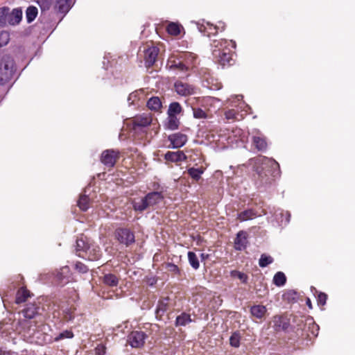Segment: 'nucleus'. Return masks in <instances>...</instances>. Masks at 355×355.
Returning a JSON list of instances; mask_svg holds the SVG:
<instances>
[{
	"label": "nucleus",
	"instance_id": "nucleus-59",
	"mask_svg": "<svg viewBox=\"0 0 355 355\" xmlns=\"http://www.w3.org/2000/svg\"><path fill=\"white\" fill-rule=\"evenodd\" d=\"M261 213H263V214H266V211L263 209H262Z\"/></svg>",
	"mask_w": 355,
	"mask_h": 355
},
{
	"label": "nucleus",
	"instance_id": "nucleus-17",
	"mask_svg": "<svg viewBox=\"0 0 355 355\" xmlns=\"http://www.w3.org/2000/svg\"><path fill=\"white\" fill-rule=\"evenodd\" d=\"M164 159L166 161L177 163L182 161H186L187 157L182 150H178L175 152L167 151L164 155Z\"/></svg>",
	"mask_w": 355,
	"mask_h": 355
},
{
	"label": "nucleus",
	"instance_id": "nucleus-56",
	"mask_svg": "<svg viewBox=\"0 0 355 355\" xmlns=\"http://www.w3.org/2000/svg\"><path fill=\"white\" fill-rule=\"evenodd\" d=\"M306 304L307 305V306L310 309H313V305H312L311 301L309 297H306Z\"/></svg>",
	"mask_w": 355,
	"mask_h": 355
},
{
	"label": "nucleus",
	"instance_id": "nucleus-46",
	"mask_svg": "<svg viewBox=\"0 0 355 355\" xmlns=\"http://www.w3.org/2000/svg\"><path fill=\"white\" fill-rule=\"evenodd\" d=\"M241 336L239 331L232 333L230 338V344L232 347H239L240 346Z\"/></svg>",
	"mask_w": 355,
	"mask_h": 355
},
{
	"label": "nucleus",
	"instance_id": "nucleus-38",
	"mask_svg": "<svg viewBox=\"0 0 355 355\" xmlns=\"http://www.w3.org/2000/svg\"><path fill=\"white\" fill-rule=\"evenodd\" d=\"M187 173L195 181H198L201 178V175L204 173V169L200 168L191 167L188 168Z\"/></svg>",
	"mask_w": 355,
	"mask_h": 355
},
{
	"label": "nucleus",
	"instance_id": "nucleus-43",
	"mask_svg": "<svg viewBox=\"0 0 355 355\" xmlns=\"http://www.w3.org/2000/svg\"><path fill=\"white\" fill-rule=\"evenodd\" d=\"M188 260L191 266L194 269L197 270L200 267V262L195 252L189 251L188 252Z\"/></svg>",
	"mask_w": 355,
	"mask_h": 355
},
{
	"label": "nucleus",
	"instance_id": "nucleus-45",
	"mask_svg": "<svg viewBox=\"0 0 355 355\" xmlns=\"http://www.w3.org/2000/svg\"><path fill=\"white\" fill-rule=\"evenodd\" d=\"M230 275L232 277H236V278L239 279L241 281V282L243 284L248 283V276L243 272H241V271H239L236 270H231Z\"/></svg>",
	"mask_w": 355,
	"mask_h": 355
},
{
	"label": "nucleus",
	"instance_id": "nucleus-18",
	"mask_svg": "<svg viewBox=\"0 0 355 355\" xmlns=\"http://www.w3.org/2000/svg\"><path fill=\"white\" fill-rule=\"evenodd\" d=\"M145 198L150 207L161 202L164 197L162 191H152L148 193Z\"/></svg>",
	"mask_w": 355,
	"mask_h": 355
},
{
	"label": "nucleus",
	"instance_id": "nucleus-8",
	"mask_svg": "<svg viewBox=\"0 0 355 355\" xmlns=\"http://www.w3.org/2000/svg\"><path fill=\"white\" fill-rule=\"evenodd\" d=\"M120 151L116 149H107L101 153L100 161L105 166L113 168L120 158Z\"/></svg>",
	"mask_w": 355,
	"mask_h": 355
},
{
	"label": "nucleus",
	"instance_id": "nucleus-33",
	"mask_svg": "<svg viewBox=\"0 0 355 355\" xmlns=\"http://www.w3.org/2000/svg\"><path fill=\"white\" fill-rule=\"evenodd\" d=\"M284 300L289 303H295L298 300V293L295 290H288L282 295Z\"/></svg>",
	"mask_w": 355,
	"mask_h": 355
},
{
	"label": "nucleus",
	"instance_id": "nucleus-34",
	"mask_svg": "<svg viewBox=\"0 0 355 355\" xmlns=\"http://www.w3.org/2000/svg\"><path fill=\"white\" fill-rule=\"evenodd\" d=\"M181 28H183L182 26L175 22H171L168 24L166 27L167 33L173 36H177L180 34Z\"/></svg>",
	"mask_w": 355,
	"mask_h": 355
},
{
	"label": "nucleus",
	"instance_id": "nucleus-3",
	"mask_svg": "<svg viewBox=\"0 0 355 355\" xmlns=\"http://www.w3.org/2000/svg\"><path fill=\"white\" fill-rule=\"evenodd\" d=\"M19 76L14 57L7 53L0 55V86L6 87L8 92Z\"/></svg>",
	"mask_w": 355,
	"mask_h": 355
},
{
	"label": "nucleus",
	"instance_id": "nucleus-16",
	"mask_svg": "<svg viewBox=\"0 0 355 355\" xmlns=\"http://www.w3.org/2000/svg\"><path fill=\"white\" fill-rule=\"evenodd\" d=\"M169 297H164L159 299L157 302V307L155 309V317L157 320H161L162 317L168 309Z\"/></svg>",
	"mask_w": 355,
	"mask_h": 355
},
{
	"label": "nucleus",
	"instance_id": "nucleus-58",
	"mask_svg": "<svg viewBox=\"0 0 355 355\" xmlns=\"http://www.w3.org/2000/svg\"><path fill=\"white\" fill-rule=\"evenodd\" d=\"M255 205L257 206H259L260 207H262L264 205V202L261 200L259 201V202H255Z\"/></svg>",
	"mask_w": 355,
	"mask_h": 355
},
{
	"label": "nucleus",
	"instance_id": "nucleus-4",
	"mask_svg": "<svg viewBox=\"0 0 355 355\" xmlns=\"http://www.w3.org/2000/svg\"><path fill=\"white\" fill-rule=\"evenodd\" d=\"M232 44L233 49L236 48V42L234 41L227 40H215L213 41L214 49L212 54L215 62L222 66V67H229L233 64V53L231 49L228 47Z\"/></svg>",
	"mask_w": 355,
	"mask_h": 355
},
{
	"label": "nucleus",
	"instance_id": "nucleus-54",
	"mask_svg": "<svg viewBox=\"0 0 355 355\" xmlns=\"http://www.w3.org/2000/svg\"><path fill=\"white\" fill-rule=\"evenodd\" d=\"M281 223H284L285 225L288 224L291 220V214L289 211H282L280 213Z\"/></svg>",
	"mask_w": 355,
	"mask_h": 355
},
{
	"label": "nucleus",
	"instance_id": "nucleus-30",
	"mask_svg": "<svg viewBox=\"0 0 355 355\" xmlns=\"http://www.w3.org/2000/svg\"><path fill=\"white\" fill-rule=\"evenodd\" d=\"M22 18V12L20 9L15 8L12 10L11 15L8 14V23L10 24H17L19 23Z\"/></svg>",
	"mask_w": 355,
	"mask_h": 355
},
{
	"label": "nucleus",
	"instance_id": "nucleus-44",
	"mask_svg": "<svg viewBox=\"0 0 355 355\" xmlns=\"http://www.w3.org/2000/svg\"><path fill=\"white\" fill-rule=\"evenodd\" d=\"M274 261V259L266 254H262L259 260V266L261 268H266L268 265L272 263Z\"/></svg>",
	"mask_w": 355,
	"mask_h": 355
},
{
	"label": "nucleus",
	"instance_id": "nucleus-19",
	"mask_svg": "<svg viewBox=\"0 0 355 355\" xmlns=\"http://www.w3.org/2000/svg\"><path fill=\"white\" fill-rule=\"evenodd\" d=\"M198 28L200 32L202 33L207 37L214 36L218 33L216 26L209 21L202 24H198Z\"/></svg>",
	"mask_w": 355,
	"mask_h": 355
},
{
	"label": "nucleus",
	"instance_id": "nucleus-10",
	"mask_svg": "<svg viewBox=\"0 0 355 355\" xmlns=\"http://www.w3.org/2000/svg\"><path fill=\"white\" fill-rule=\"evenodd\" d=\"M272 328L277 332H286L290 326V319L284 315H275L272 320Z\"/></svg>",
	"mask_w": 355,
	"mask_h": 355
},
{
	"label": "nucleus",
	"instance_id": "nucleus-57",
	"mask_svg": "<svg viewBox=\"0 0 355 355\" xmlns=\"http://www.w3.org/2000/svg\"><path fill=\"white\" fill-rule=\"evenodd\" d=\"M208 257H209V254H207L202 253L200 254V258H201L202 261H205V259H208Z\"/></svg>",
	"mask_w": 355,
	"mask_h": 355
},
{
	"label": "nucleus",
	"instance_id": "nucleus-41",
	"mask_svg": "<svg viewBox=\"0 0 355 355\" xmlns=\"http://www.w3.org/2000/svg\"><path fill=\"white\" fill-rule=\"evenodd\" d=\"M46 334L50 337L52 340V342H58L61 340H63V339H65V338H73V336H74V334L73 333V331L71 330H64L62 332L60 333L56 337H55L54 338H52L51 336H50L49 335H48L46 333Z\"/></svg>",
	"mask_w": 355,
	"mask_h": 355
},
{
	"label": "nucleus",
	"instance_id": "nucleus-48",
	"mask_svg": "<svg viewBox=\"0 0 355 355\" xmlns=\"http://www.w3.org/2000/svg\"><path fill=\"white\" fill-rule=\"evenodd\" d=\"M10 41V34L6 31H0V48L8 44Z\"/></svg>",
	"mask_w": 355,
	"mask_h": 355
},
{
	"label": "nucleus",
	"instance_id": "nucleus-22",
	"mask_svg": "<svg viewBox=\"0 0 355 355\" xmlns=\"http://www.w3.org/2000/svg\"><path fill=\"white\" fill-rule=\"evenodd\" d=\"M180 123V119L177 116L168 115L164 123V127L166 130H175L179 128Z\"/></svg>",
	"mask_w": 355,
	"mask_h": 355
},
{
	"label": "nucleus",
	"instance_id": "nucleus-37",
	"mask_svg": "<svg viewBox=\"0 0 355 355\" xmlns=\"http://www.w3.org/2000/svg\"><path fill=\"white\" fill-rule=\"evenodd\" d=\"M38 14L37 8L34 6H30L26 10V18L28 23L33 22Z\"/></svg>",
	"mask_w": 355,
	"mask_h": 355
},
{
	"label": "nucleus",
	"instance_id": "nucleus-1",
	"mask_svg": "<svg viewBox=\"0 0 355 355\" xmlns=\"http://www.w3.org/2000/svg\"><path fill=\"white\" fill-rule=\"evenodd\" d=\"M40 307L36 303L26 304L19 313L24 318L18 320L19 331L31 342L43 345L51 343V338L46 334L49 326L44 323L43 316L40 313Z\"/></svg>",
	"mask_w": 355,
	"mask_h": 355
},
{
	"label": "nucleus",
	"instance_id": "nucleus-11",
	"mask_svg": "<svg viewBox=\"0 0 355 355\" xmlns=\"http://www.w3.org/2000/svg\"><path fill=\"white\" fill-rule=\"evenodd\" d=\"M187 139V136L182 132L171 134L168 136V140L171 143L168 148H180L185 145Z\"/></svg>",
	"mask_w": 355,
	"mask_h": 355
},
{
	"label": "nucleus",
	"instance_id": "nucleus-39",
	"mask_svg": "<svg viewBox=\"0 0 355 355\" xmlns=\"http://www.w3.org/2000/svg\"><path fill=\"white\" fill-rule=\"evenodd\" d=\"M171 65L170 68L173 69H178L180 71H188L189 67L184 63L182 61L179 59L173 60L170 61Z\"/></svg>",
	"mask_w": 355,
	"mask_h": 355
},
{
	"label": "nucleus",
	"instance_id": "nucleus-28",
	"mask_svg": "<svg viewBox=\"0 0 355 355\" xmlns=\"http://www.w3.org/2000/svg\"><path fill=\"white\" fill-rule=\"evenodd\" d=\"M102 282L106 286L114 287L118 285L119 278L114 274L108 273L103 277Z\"/></svg>",
	"mask_w": 355,
	"mask_h": 355
},
{
	"label": "nucleus",
	"instance_id": "nucleus-36",
	"mask_svg": "<svg viewBox=\"0 0 355 355\" xmlns=\"http://www.w3.org/2000/svg\"><path fill=\"white\" fill-rule=\"evenodd\" d=\"M133 209L136 211L142 212L149 207L147 200L145 198H142L139 201H134L132 202Z\"/></svg>",
	"mask_w": 355,
	"mask_h": 355
},
{
	"label": "nucleus",
	"instance_id": "nucleus-40",
	"mask_svg": "<svg viewBox=\"0 0 355 355\" xmlns=\"http://www.w3.org/2000/svg\"><path fill=\"white\" fill-rule=\"evenodd\" d=\"M9 8L3 6L0 8V27H4L8 22Z\"/></svg>",
	"mask_w": 355,
	"mask_h": 355
},
{
	"label": "nucleus",
	"instance_id": "nucleus-5",
	"mask_svg": "<svg viewBox=\"0 0 355 355\" xmlns=\"http://www.w3.org/2000/svg\"><path fill=\"white\" fill-rule=\"evenodd\" d=\"M76 255L89 261H97L102 256L101 248L87 237L77 239L76 241Z\"/></svg>",
	"mask_w": 355,
	"mask_h": 355
},
{
	"label": "nucleus",
	"instance_id": "nucleus-23",
	"mask_svg": "<svg viewBox=\"0 0 355 355\" xmlns=\"http://www.w3.org/2000/svg\"><path fill=\"white\" fill-rule=\"evenodd\" d=\"M261 214H258L257 211L253 209H248L243 211H241L237 214V218L240 221H245L248 220H252V218L260 216Z\"/></svg>",
	"mask_w": 355,
	"mask_h": 355
},
{
	"label": "nucleus",
	"instance_id": "nucleus-52",
	"mask_svg": "<svg viewBox=\"0 0 355 355\" xmlns=\"http://www.w3.org/2000/svg\"><path fill=\"white\" fill-rule=\"evenodd\" d=\"M95 355H106V347L100 343L94 348Z\"/></svg>",
	"mask_w": 355,
	"mask_h": 355
},
{
	"label": "nucleus",
	"instance_id": "nucleus-9",
	"mask_svg": "<svg viewBox=\"0 0 355 355\" xmlns=\"http://www.w3.org/2000/svg\"><path fill=\"white\" fill-rule=\"evenodd\" d=\"M148 335L141 331H132L128 336V342L133 348H141L145 344Z\"/></svg>",
	"mask_w": 355,
	"mask_h": 355
},
{
	"label": "nucleus",
	"instance_id": "nucleus-32",
	"mask_svg": "<svg viewBox=\"0 0 355 355\" xmlns=\"http://www.w3.org/2000/svg\"><path fill=\"white\" fill-rule=\"evenodd\" d=\"M266 312V309L263 305H254L250 308L251 314L258 319H261Z\"/></svg>",
	"mask_w": 355,
	"mask_h": 355
},
{
	"label": "nucleus",
	"instance_id": "nucleus-20",
	"mask_svg": "<svg viewBox=\"0 0 355 355\" xmlns=\"http://www.w3.org/2000/svg\"><path fill=\"white\" fill-rule=\"evenodd\" d=\"M151 119L146 115H140L135 117L132 121L133 129L136 130L137 128H146L150 125Z\"/></svg>",
	"mask_w": 355,
	"mask_h": 355
},
{
	"label": "nucleus",
	"instance_id": "nucleus-12",
	"mask_svg": "<svg viewBox=\"0 0 355 355\" xmlns=\"http://www.w3.org/2000/svg\"><path fill=\"white\" fill-rule=\"evenodd\" d=\"M72 0H54L53 10L57 14L62 15L63 18L72 8Z\"/></svg>",
	"mask_w": 355,
	"mask_h": 355
},
{
	"label": "nucleus",
	"instance_id": "nucleus-27",
	"mask_svg": "<svg viewBox=\"0 0 355 355\" xmlns=\"http://www.w3.org/2000/svg\"><path fill=\"white\" fill-rule=\"evenodd\" d=\"M192 319L191 315L186 312H182L180 315L176 317L175 321V327H184L187 324L191 323L192 322Z\"/></svg>",
	"mask_w": 355,
	"mask_h": 355
},
{
	"label": "nucleus",
	"instance_id": "nucleus-7",
	"mask_svg": "<svg viewBox=\"0 0 355 355\" xmlns=\"http://www.w3.org/2000/svg\"><path fill=\"white\" fill-rule=\"evenodd\" d=\"M115 239L121 245L129 247L135 243L134 232L128 227H118L114 231Z\"/></svg>",
	"mask_w": 355,
	"mask_h": 355
},
{
	"label": "nucleus",
	"instance_id": "nucleus-2",
	"mask_svg": "<svg viewBox=\"0 0 355 355\" xmlns=\"http://www.w3.org/2000/svg\"><path fill=\"white\" fill-rule=\"evenodd\" d=\"M249 164L252 166L254 182L257 187L261 190L272 185L275 179L280 176L279 164L274 159L265 156H259L249 159Z\"/></svg>",
	"mask_w": 355,
	"mask_h": 355
},
{
	"label": "nucleus",
	"instance_id": "nucleus-50",
	"mask_svg": "<svg viewBox=\"0 0 355 355\" xmlns=\"http://www.w3.org/2000/svg\"><path fill=\"white\" fill-rule=\"evenodd\" d=\"M75 270L80 274H85L88 272L89 268L85 263L77 261L74 265Z\"/></svg>",
	"mask_w": 355,
	"mask_h": 355
},
{
	"label": "nucleus",
	"instance_id": "nucleus-21",
	"mask_svg": "<svg viewBox=\"0 0 355 355\" xmlns=\"http://www.w3.org/2000/svg\"><path fill=\"white\" fill-rule=\"evenodd\" d=\"M253 146L260 152H266L268 148L266 139L263 137L253 136L252 139Z\"/></svg>",
	"mask_w": 355,
	"mask_h": 355
},
{
	"label": "nucleus",
	"instance_id": "nucleus-53",
	"mask_svg": "<svg viewBox=\"0 0 355 355\" xmlns=\"http://www.w3.org/2000/svg\"><path fill=\"white\" fill-rule=\"evenodd\" d=\"M239 113L235 110H228L225 111V116L227 119H236Z\"/></svg>",
	"mask_w": 355,
	"mask_h": 355
},
{
	"label": "nucleus",
	"instance_id": "nucleus-47",
	"mask_svg": "<svg viewBox=\"0 0 355 355\" xmlns=\"http://www.w3.org/2000/svg\"><path fill=\"white\" fill-rule=\"evenodd\" d=\"M193 116L195 119H207L208 115L207 112L200 107H193Z\"/></svg>",
	"mask_w": 355,
	"mask_h": 355
},
{
	"label": "nucleus",
	"instance_id": "nucleus-6",
	"mask_svg": "<svg viewBox=\"0 0 355 355\" xmlns=\"http://www.w3.org/2000/svg\"><path fill=\"white\" fill-rule=\"evenodd\" d=\"M297 334L300 335L302 339H309L315 338L319 333V326L315 322L313 318H307L304 324L302 320V324H297Z\"/></svg>",
	"mask_w": 355,
	"mask_h": 355
},
{
	"label": "nucleus",
	"instance_id": "nucleus-26",
	"mask_svg": "<svg viewBox=\"0 0 355 355\" xmlns=\"http://www.w3.org/2000/svg\"><path fill=\"white\" fill-rule=\"evenodd\" d=\"M146 106L152 111L159 112L162 107V103L158 96H152L148 100Z\"/></svg>",
	"mask_w": 355,
	"mask_h": 355
},
{
	"label": "nucleus",
	"instance_id": "nucleus-14",
	"mask_svg": "<svg viewBox=\"0 0 355 355\" xmlns=\"http://www.w3.org/2000/svg\"><path fill=\"white\" fill-rule=\"evenodd\" d=\"M175 92L180 96H188L195 94V87L186 83L177 81L174 84Z\"/></svg>",
	"mask_w": 355,
	"mask_h": 355
},
{
	"label": "nucleus",
	"instance_id": "nucleus-35",
	"mask_svg": "<svg viewBox=\"0 0 355 355\" xmlns=\"http://www.w3.org/2000/svg\"><path fill=\"white\" fill-rule=\"evenodd\" d=\"M272 282L278 287L284 286L286 283V277L285 274L281 271L276 272L273 277Z\"/></svg>",
	"mask_w": 355,
	"mask_h": 355
},
{
	"label": "nucleus",
	"instance_id": "nucleus-42",
	"mask_svg": "<svg viewBox=\"0 0 355 355\" xmlns=\"http://www.w3.org/2000/svg\"><path fill=\"white\" fill-rule=\"evenodd\" d=\"M182 111V106L178 102H173L169 105L167 114L168 115L176 116Z\"/></svg>",
	"mask_w": 355,
	"mask_h": 355
},
{
	"label": "nucleus",
	"instance_id": "nucleus-55",
	"mask_svg": "<svg viewBox=\"0 0 355 355\" xmlns=\"http://www.w3.org/2000/svg\"><path fill=\"white\" fill-rule=\"evenodd\" d=\"M217 31H223L225 28V24L223 21H218V24H216Z\"/></svg>",
	"mask_w": 355,
	"mask_h": 355
},
{
	"label": "nucleus",
	"instance_id": "nucleus-25",
	"mask_svg": "<svg viewBox=\"0 0 355 355\" xmlns=\"http://www.w3.org/2000/svg\"><path fill=\"white\" fill-rule=\"evenodd\" d=\"M311 293L316 297L317 304L319 306H323L326 304L328 295L323 292L318 291L314 286L310 288Z\"/></svg>",
	"mask_w": 355,
	"mask_h": 355
},
{
	"label": "nucleus",
	"instance_id": "nucleus-13",
	"mask_svg": "<svg viewBox=\"0 0 355 355\" xmlns=\"http://www.w3.org/2000/svg\"><path fill=\"white\" fill-rule=\"evenodd\" d=\"M159 49L156 46H150L144 51V64L146 67H151L155 62L158 53Z\"/></svg>",
	"mask_w": 355,
	"mask_h": 355
},
{
	"label": "nucleus",
	"instance_id": "nucleus-15",
	"mask_svg": "<svg viewBox=\"0 0 355 355\" xmlns=\"http://www.w3.org/2000/svg\"><path fill=\"white\" fill-rule=\"evenodd\" d=\"M248 234L245 231L241 230L236 234L234 240V248L236 250L242 251L247 248L248 245Z\"/></svg>",
	"mask_w": 355,
	"mask_h": 355
},
{
	"label": "nucleus",
	"instance_id": "nucleus-24",
	"mask_svg": "<svg viewBox=\"0 0 355 355\" xmlns=\"http://www.w3.org/2000/svg\"><path fill=\"white\" fill-rule=\"evenodd\" d=\"M31 292L25 286L19 288L16 293L15 303L19 304L31 297Z\"/></svg>",
	"mask_w": 355,
	"mask_h": 355
},
{
	"label": "nucleus",
	"instance_id": "nucleus-29",
	"mask_svg": "<svg viewBox=\"0 0 355 355\" xmlns=\"http://www.w3.org/2000/svg\"><path fill=\"white\" fill-rule=\"evenodd\" d=\"M35 2L39 6L42 14L49 11L54 5V0H35Z\"/></svg>",
	"mask_w": 355,
	"mask_h": 355
},
{
	"label": "nucleus",
	"instance_id": "nucleus-51",
	"mask_svg": "<svg viewBox=\"0 0 355 355\" xmlns=\"http://www.w3.org/2000/svg\"><path fill=\"white\" fill-rule=\"evenodd\" d=\"M63 320L66 322L72 321L74 319L73 311L71 308H66L63 310Z\"/></svg>",
	"mask_w": 355,
	"mask_h": 355
},
{
	"label": "nucleus",
	"instance_id": "nucleus-49",
	"mask_svg": "<svg viewBox=\"0 0 355 355\" xmlns=\"http://www.w3.org/2000/svg\"><path fill=\"white\" fill-rule=\"evenodd\" d=\"M166 268L167 269V270L168 272H170L171 273H173L177 275H181L180 269L179 268V267L177 265H175L173 263H171V262L166 263Z\"/></svg>",
	"mask_w": 355,
	"mask_h": 355
},
{
	"label": "nucleus",
	"instance_id": "nucleus-31",
	"mask_svg": "<svg viewBox=\"0 0 355 355\" xmlns=\"http://www.w3.org/2000/svg\"><path fill=\"white\" fill-rule=\"evenodd\" d=\"M90 199L87 195L83 194L77 202V205L82 211H87L89 208Z\"/></svg>",
	"mask_w": 355,
	"mask_h": 355
}]
</instances>
